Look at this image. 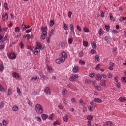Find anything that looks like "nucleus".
Wrapping results in <instances>:
<instances>
[{"label": "nucleus", "instance_id": "nucleus-1", "mask_svg": "<svg viewBox=\"0 0 126 126\" xmlns=\"http://www.w3.org/2000/svg\"><path fill=\"white\" fill-rule=\"evenodd\" d=\"M40 50H43V45L40 42H36L34 48V55H36L40 53Z\"/></svg>", "mask_w": 126, "mask_h": 126}, {"label": "nucleus", "instance_id": "nucleus-2", "mask_svg": "<svg viewBox=\"0 0 126 126\" xmlns=\"http://www.w3.org/2000/svg\"><path fill=\"white\" fill-rule=\"evenodd\" d=\"M41 30L42 31V34L40 39L41 40H45L46 39V37H47V27H41Z\"/></svg>", "mask_w": 126, "mask_h": 126}, {"label": "nucleus", "instance_id": "nucleus-3", "mask_svg": "<svg viewBox=\"0 0 126 126\" xmlns=\"http://www.w3.org/2000/svg\"><path fill=\"white\" fill-rule=\"evenodd\" d=\"M35 109L37 114H43L44 110L43 107L41 104H37L35 105Z\"/></svg>", "mask_w": 126, "mask_h": 126}, {"label": "nucleus", "instance_id": "nucleus-4", "mask_svg": "<svg viewBox=\"0 0 126 126\" xmlns=\"http://www.w3.org/2000/svg\"><path fill=\"white\" fill-rule=\"evenodd\" d=\"M7 55L9 59H12V60H14V59H16V54L13 52L9 53L7 54Z\"/></svg>", "mask_w": 126, "mask_h": 126}, {"label": "nucleus", "instance_id": "nucleus-5", "mask_svg": "<svg viewBox=\"0 0 126 126\" xmlns=\"http://www.w3.org/2000/svg\"><path fill=\"white\" fill-rule=\"evenodd\" d=\"M77 79H78V75L75 74L69 78V80L71 82L76 81Z\"/></svg>", "mask_w": 126, "mask_h": 126}, {"label": "nucleus", "instance_id": "nucleus-6", "mask_svg": "<svg viewBox=\"0 0 126 126\" xmlns=\"http://www.w3.org/2000/svg\"><path fill=\"white\" fill-rule=\"evenodd\" d=\"M44 93H45L46 95H51V89H50V87H46L44 89Z\"/></svg>", "mask_w": 126, "mask_h": 126}, {"label": "nucleus", "instance_id": "nucleus-7", "mask_svg": "<svg viewBox=\"0 0 126 126\" xmlns=\"http://www.w3.org/2000/svg\"><path fill=\"white\" fill-rule=\"evenodd\" d=\"M61 54H62V56H61V58L63 59V60H64V61H65V59L67 58V55L66 54V53L65 52L63 51H62Z\"/></svg>", "mask_w": 126, "mask_h": 126}, {"label": "nucleus", "instance_id": "nucleus-8", "mask_svg": "<svg viewBox=\"0 0 126 126\" xmlns=\"http://www.w3.org/2000/svg\"><path fill=\"white\" fill-rule=\"evenodd\" d=\"M12 76L14 77V78H15L17 80L20 79V75H19V74L18 73L16 72H13L12 73Z\"/></svg>", "mask_w": 126, "mask_h": 126}, {"label": "nucleus", "instance_id": "nucleus-9", "mask_svg": "<svg viewBox=\"0 0 126 126\" xmlns=\"http://www.w3.org/2000/svg\"><path fill=\"white\" fill-rule=\"evenodd\" d=\"M64 61H65L64 59L60 57L59 59H57L56 60V63L58 64H60L62 63H63V62H64Z\"/></svg>", "mask_w": 126, "mask_h": 126}, {"label": "nucleus", "instance_id": "nucleus-10", "mask_svg": "<svg viewBox=\"0 0 126 126\" xmlns=\"http://www.w3.org/2000/svg\"><path fill=\"white\" fill-rule=\"evenodd\" d=\"M62 95L63 97L67 96V90L66 89H63L62 91Z\"/></svg>", "mask_w": 126, "mask_h": 126}, {"label": "nucleus", "instance_id": "nucleus-11", "mask_svg": "<svg viewBox=\"0 0 126 126\" xmlns=\"http://www.w3.org/2000/svg\"><path fill=\"white\" fill-rule=\"evenodd\" d=\"M2 18L3 21H6L8 19V14L7 13H4L2 15Z\"/></svg>", "mask_w": 126, "mask_h": 126}, {"label": "nucleus", "instance_id": "nucleus-12", "mask_svg": "<svg viewBox=\"0 0 126 126\" xmlns=\"http://www.w3.org/2000/svg\"><path fill=\"white\" fill-rule=\"evenodd\" d=\"M69 115L68 114H66L63 117V120L64 122H68V119H69Z\"/></svg>", "mask_w": 126, "mask_h": 126}, {"label": "nucleus", "instance_id": "nucleus-13", "mask_svg": "<svg viewBox=\"0 0 126 126\" xmlns=\"http://www.w3.org/2000/svg\"><path fill=\"white\" fill-rule=\"evenodd\" d=\"M41 118L43 121H46V120L49 118V116L45 114H42L41 115Z\"/></svg>", "mask_w": 126, "mask_h": 126}, {"label": "nucleus", "instance_id": "nucleus-14", "mask_svg": "<svg viewBox=\"0 0 126 126\" xmlns=\"http://www.w3.org/2000/svg\"><path fill=\"white\" fill-rule=\"evenodd\" d=\"M19 109L18 106H16V105H14L12 107V111H13V112H17Z\"/></svg>", "mask_w": 126, "mask_h": 126}, {"label": "nucleus", "instance_id": "nucleus-15", "mask_svg": "<svg viewBox=\"0 0 126 126\" xmlns=\"http://www.w3.org/2000/svg\"><path fill=\"white\" fill-rule=\"evenodd\" d=\"M100 85L102 86H104V87H106V80H102L100 81Z\"/></svg>", "mask_w": 126, "mask_h": 126}, {"label": "nucleus", "instance_id": "nucleus-16", "mask_svg": "<svg viewBox=\"0 0 126 126\" xmlns=\"http://www.w3.org/2000/svg\"><path fill=\"white\" fill-rule=\"evenodd\" d=\"M94 101L95 102V103H102L103 102L102 99L98 98H94Z\"/></svg>", "mask_w": 126, "mask_h": 126}, {"label": "nucleus", "instance_id": "nucleus-17", "mask_svg": "<svg viewBox=\"0 0 126 126\" xmlns=\"http://www.w3.org/2000/svg\"><path fill=\"white\" fill-rule=\"evenodd\" d=\"M78 67L77 66H74L73 68V71L75 73L78 72Z\"/></svg>", "mask_w": 126, "mask_h": 126}, {"label": "nucleus", "instance_id": "nucleus-18", "mask_svg": "<svg viewBox=\"0 0 126 126\" xmlns=\"http://www.w3.org/2000/svg\"><path fill=\"white\" fill-rule=\"evenodd\" d=\"M102 76L101 74H98L96 76L95 78L96 80H101L102 79Z\"/></svg>", "mask_w": 126, "mask_h": 126}, {"label": "nucleus", "instance_id": "nucleus-19", "mask_svg": "<svg viewBox=\"0 0 126 126\" xmlns=\"http://www.w3.org/2000/svg\"><path fill=\"white\" fill-rule=\"evenodd\" d=\"M91 45L92 46L93 49H97V45L96 44V43L93 42L91 43Z\"/></svg>", "mask_w": 126, "mask_h": 126}, {"label": "nucleus", "instance_id": "nucleus-20", "mask_svg": "<svg viewBox=\"0 0 126 126\" xmlns=\"http://www.w3.org/2000/svg\"><path fill=\"white\" fill-rule=\"evenodd\" d=\"M119 100L120 102H125V101H126V97H121L119 98Z\"/></svg>", "mask_w": 126, "mask_h": 126}, {"label": "nucleus", "instance_id": "nucleus-21", "mask_svg": "<svg viewBox=\"0 0 126 126\" xmlns=\"http://www.w3.org/2000/svg\"><path fill=\"white\" fill-rule=\"evenodd\" d=\"M11 94H12V90H11V89H8L7 96H9V95H11Z\"/></svg>", "mask_w": 126, "mask_h": 126}, {"label": "nucleus", "instance_id": "nucleus-22", "mask_svg": "<svg viewBox=\"0 0 126 126\" xmlns=\"http://www.w3.org/2000/svg\"><path fill=\"white\" fill-rule=\"evenodd\" d=\"M110 16V19L111 20V21H115V19L114 18V17L113 16V15L112 13L109 14Z\"/></svg>", "mask_w": 126, "mask_h": 126}, {"label": "nucleus", "instance_id": "nucleus-23", "mask_svg": "<svg viewBox=\"0 0 126 126\" xmlns=\"http://www.w3.org/2000/svg\"><path fill=\"white\" fill-rule=\"evenodd\" d=\"M73 42V38H70L68 39V42L69 44H72V42Z\"/></svg>", "mask_w": 126, "mask_h": 126}, {"label": "nucleus", "instance_id": "nucleus-24", "mask_svg": "<svg viewBox=\"0 0 126 126\" xmlns=\"http://www.w3.org/2000/svg\"><path fill=\"white\" fill-rule=\"evenodd\" d=\"M90 53L91 54H92L93 55L94 54H96V53H97V51L95 49H93L91 50Z\"/></svg>", "mask_w": 126, "mask_h": 126}, {"label": "nucleus", "instance_id": "nucleus-25", "mask_svg": "<svg viewBox=\"0 0 126 126\" xmlns=\"http://www.w3.org/2000/svg\"><path fill=\"white\" fill-rule=\"evenodd\" d=\"M95 61H96V62H99L100 61V57H99V55H95Z\"/></svg>", "mask_w": 126, "mask_h": 126}, {"label": "nucleus", "instance_id": "nucleus-26", "mask_svg": "<svg viewBox=\"0 0 126 126\" xmlns=\"http://www.w3.org/2000/svg\"><path fill=\"white\" fill-rule=\"evenodd\" d=\"M4 70V66L3 64H0V71H3Z\"/></svg>", "mask_w": 126, "mask_h": 126}, {"label": "nucleus", "instance_id": "nucleus-27", "mask_svg": "<svg viewBox=\"0 0 126 126\" xmlns=\"http://www.w3.org/2000/svg\"><path fill=\"white\" fill-rule=\"evenodd\" d=\"M83 45L84 46V47H88V42L83 41Z\"/></svg>", "mask_w": 126, "mask_h": 126}, {"label": "nucleus", "instance_id": "nucleus-28", "mask_svg": "<svg viewBox=\"0 0 126 126\" xmlns=\"http://www.w3.org/2000/svg\"><path fill=\"white\" fill-rule=\"evenodd\" d=\"M47 70L48 72H50V73H52V72H53V69L51 67H48Z\"/></svg>", "mask_w": 126, "mask_h": 126}, {"label": "nucleus", "instance_id": "nucleus-29", "mask_svg": "<svg viewBox=\"0 0 126 126\" xmlns=\"http://www.w3.org/2000/svg\"><path fill=\"white\" fill-rule=\"evenodd\" d=\"M69 27L70 28L71 31H73L74 30V26H73V25L72 24H70Z\"/></svg>", "mask_w": 126, "mask_h": 126}, {"label": "nucleus", "instance_id": "nucleus-30", "mask_svg": "<svg viewBox=\"0 0 126 126\" xmlns=\"http://www.w3.org/2000/svg\"><path fill=\"white\" fill-rule=\"evenodd\" d=\"M83 30L85 32V33H88V32H89V30L88 28H86V26L84 27Z\"/></svg>", "mask_w": 126, "mask_h": 126}, {"label": "nucleus", "instance_id": "nucleus-31", "mask_svg": "<svg viewBox=\"0 0 126 126\" xmlns=\"http://www.w3.org/2000/svg\"><path fill=\"white\" fill-rule=\"evenodd\" d=\"M63 28L65 30H68V27L67 26V25H66V24H65V23L63 24Z\"/></svg>", "mask_w": 126, "mask_h": 126}, {"label": "nucleus", "instance_id": "nucleus-32", "mask_svg": "<svg viewBox=\"0 0 126 126\" xmlns=\"http://www.w3.org/2000/svg\"><path fill=\"white\" fill-rule=\"evenodd\" d=\"M22 30L24 31L26 30V26L24 24V23H23L22 25Z\"/></svg>", "mask_w": 126, "mask_h": 126}, {"label": "nucleus", "instance_id": "nucleus-33", "mask_svg": "<svg viewBox=\"0 0 126 126\" xmlns=\"http://www.w3.org/2000/svg\"><path fill=\"white\" fill-rule=\"evenodd\" d=\"M50 26H54V24H55V22H54V21L51 20L50 21Z\"/></svg>", "mask_w": 126, "mask_h": 126}, {"label": "nucleus", "instance_id": "nucleus-34", "mask_svg": "<svg viewBox=\"0 0 126 126\" xmlns=\"http://www.w3.org/2000/svg\"><path fill=\"white\" fill-rule=\"evenodd\" d=\"M79 63L80 64H81L82 65H83L85 64V62L84 61L80 60L79 61Z\"/></svg>", "mask_w": 126, "mask_h": 126}, {"label": "nucleus", "instance_id": "nucleus-35", "mask_svg": "<svg viewBox=\"0 0 126 126\" xmlns=\"http://www.w3.org/2000/svg\"><path fill=\"white\" fill-rule=\"evenodd\" d=\"M121 81L122 82H124L125 83H126V77H123L121 78Z\"/></svg>", "mask_w": 126, "mask_h": 126}, {"label": "nucleus", "instance_id": "nucleus-36", "mask_svg": "<svg viewBox=\"0 0 126 126\" xmlns=\"http://www.w3.org/2000/svg\"><path fill=\"white\" fill-rule=\"evenodd\" d=\"M105 123L106 125V126H110L111 125V124L112 123V121H107Z\"/></svg>", "mask_w": 126, "mask_h": 126}, {"label": "nucleus", "instance_id": "nucleus-37", "mask_svg": "<svg viewBox=\"0 0 126 126\" xmlns=\"http://www.w3.org/2000/svg\"><path fill=\"white\" fill-rule=\"evenodd\" d=\"M17 92L18 93V94H19V95H21V91L19 88H17Z\"/></svg>", "mask_w": 126, "mask_h": 126}, {"label": "nucleus", "instance_id": "nucleus-38", "mask_svg": "<svg viewBox=\"0 0 126 126\" xmlns=\"http://www.w3.org/2000/svg\"><path fill=\"white\" fill-rule=\"evenodd\" d=\"M4 90V88H3L1 85H0V91H1V92H3Z\"/></svg>", "mask_w": 126, "mask_h": 126}, {"label": "nucleus", "instance_id": "nucleus-39", "mask_svg": "<svg viewBox=\"0 0 126 126\" xmlns=\"http://www.w3.org/2000/svg\"><path fill=\"white\" fill-rule=\"evenodd\" d=\"M54 126H56V125H60V122L57 120L56 121H54L53 123Z\"/></svg>", "mask_w": 126, "mask_h": 126}, {"label": "nucleus", "instance_id": "nucleus-40", "mask_svg": "<svg viewBox=\"0 0 126 126\" xmlns=\"http://www.w3.org/2000/svg\"><path fill=\"white\" fill-rule=\"evenodd\" d=\"M3 126H6L8 124V121H6V120H3Z\"/></svg>", "mask_w": 126, "mask_h": 126}, {"label": "nucleus", "instance_id": "nucleus-41", "mask_svg": "<svg viewBox=\"0 0 126 126\" xmlns=\"http://www.w3.org/2000/svg\"><path fill=\"white\" fill-rule=\"evenodd\" d=\"M87 120H88V121H91L92 120V119H93V116H89L87 118Z\"/></svg>", "mask_w": 126, "mask_h": 126}, {"label": "nucleus", "instance_id": "nucleus-42", "mask_svg": "<svg viewBox=\"0 0 126 126\" xmlns=\"http://www.w3.org/2000/svg\"><path fill=\"white\" fill-rule=\"evenodd\" d=\"M72 15V12L71 11H69L68 12V16L69 18H71V15Z\"/></svg>", "mask_w": 126, "mask_h": 126}, {"label": "nucleus", "instance_id": "nucleus-43", "mask_svg": "<svg viewBox=\"0 0 126 126\" xmlns=\"http://www.w3.org/2000/svg\"><path fill=\"white\" fill-rule=\"evenodd\" d=\"M103 31H102V29H100L99 30V32H98V34H99V35H102V34H103Z\"/></svg>", "mask_w": 126, "mask_h": 126}, {"label": "nucleus", "instance_id": "nucleus-44", "mask_svg": "<svg viewBox=\"0 0 126 126\" xmlns=\"http://www.w3.org/2000/svg\"><path fill=\"white\" fill-rule=\"evenodd\" d=\"M90 82H91V81L90 80L86 79L85 81V83H86L87 84H89Z\"/></svg>", "mask_w": 126, "mask_h": 126}, {"label": "nucleus", "instance_id": "nucleus-45", "mask_svg": "<svg viewBox=\"0 0 126 126\" xmlns=\"http://www.w3.org/2000/svg\"><path fill=\"white\" fill-rule=\"evenodd\" d=\"M36 120L38 121V122H41L42 121V119H41V117L39 116H37L36 117Z\"/></svg>", "mask_w": 126, "mask_h": 126}, {"label": "nucleus", "instance_id": "nucleus-46", "mask_svg": "<svg viewBox=\"0 0 126 126\" xmlns=\"http://www.w3.org/2000/svg\"><path fill=\"white\" fill-rule=\"evenodd\" d=\"M101 65L100 64H97V65H96V67H95V69L96 70H99V69H100V66Z\"/></svg>", "mask_w": 126, "mask_h": 126}, {"label": "nucleus", "instance_id": "nucleus-47", "mask_svg": "<svg viewBox=\"0 0 126 126\" xmlns=\"http://www.w3.org/2000/svg\"><path fill=\"white\" fill-rule=\"evenodd\" d=\"M50 40H51V36H49L46 39V41H47V43H48V44H50Z\"/></svg>", "mask_w": 126, "mask_h": 126}, {"label": "nucleus", "instance_id": "nucleus-48", "mask_svg": "<svg viewBox=\"0 0 126 126\" xmlns=\"http://www.w3.org/2000/svg\"><path fill=\"white\" fill-rule=\"evenodd\" d=\"M27 49H28L29 50H30L31 52H33L34 51V49H33V48L31 47V46H28Z\"/></svg>", "mask_w": 126, "mask_h": 126}, {"label": "nucleus", "instance_id": "nucleus-49", "mask_svg": "<svg viewBox=\"0 0 126 126\" xmlns=\"http://www.w3.org/2000/svg\"><path fill=\"white\" fill-rule=\"evenodd\" d=\"M4 7H5V9H6V10H8V7L7 6V3H4Z\"/></svg>", "mask_w": 126, "mask_h": 126}, {"label": "nucleus", "instance_id": "nucleus-50", "mask_svg": "<svg viewBox=\"0 0 126 126\" xmlns=\"http://www.w3.org/2000/svg\"><path fill=\"white\" fill-rule=\"evenodd\" d=\"M4 48H5V45H0V50H3V49H4Z\"/></svg>", "mask_w": 126, "mask_h": 126}, {"label": "nucleus", "instance_id": "nucleus-51", "mask_svg": "<svg viewBox=\"0 0 126 126\" xmlns=\"http://www.w3.org/2000/svg\"><path fill=\"white\" fill-rule=\"evenodd\" d=\"M19 31H20V29H19V28L16 27L15 28V32H19Z\"/></svg>", "mask_w": 126, "mask_h": 126}, {"label": "nucleus", "instance_id": "nucleus-52", "mask_svg": "<svg viewBox=\"0 0 126 126\" xmlns=\"http://www.w3.org/2000/svg\"><path fill=\"white\" fill-rule=\"evenodd\" d=\"M54 117V114H52L51 115H50L49 116V117L48 116L49 119V120H53V117Z\"/></svg>", "mask_w": 126, "mask_h": 126}, {"label": "nucleus", "instance_id": "nucleus-53", "mask_svg": "<svg viewBox=\"0 0 126 126\" xmlns=\"http://www.w3.org/2000/svg\"><path fill=\"white\" fill-rule=\"evenodd\" d=\"M20 46L21 47V49H23L24 47V44H23V43H22V42H21L20 43Z\"/></svg>", "mask_w": 126, "mask_h": 126}, {"label": "nucleus", "instance_id": "nucleus-54", "mask_svg": "<svg viewBox=\"0 0 126 126\" xmlns=\"http://www.w3.org/2000/svg\"><path fill=\"white\" fill-rule=\"evenodd\" d=\"M95 88L96 89H97V90H98V91H100L101 90V87H100V86H95Z\"/></svg>", "mask_w": 126, "mask_h": 126}, {"label": "nucleus", "instance_id": "nucleus-55", "mask_svg": "<svg viewBox=\"0 0 126 126\" xmlns=\"http://www.w3.org/2000/svg\"><path fill=\"white\" fill-rule=\"evenodd\" d=\"M87 125V126H91V121L88 120Z\"/></svg>", "mask_w": 126, "mask_h": 126}, {"label": "nucleus", "instance_id": "nucleus-56", "mask_svg": "<svg viewBox=\"0 0 126 126\" xmlns=\"http://www.w3.org/2000/svg\"><path fill=\"white\" fill-rule=\"evenodd\" d=\"M116 87L117 88L119 89L121 87V83H118L116 84Z\"/></svg>", "mask_w": 126, "mask_h": 126}, {"label": "nucleus", "instance_id": "nucleus-57", "mask_svg": "<svg viewBox=\"0 0 126 126\" xmlns=\"http://www.w3.org/2000/svg\"><path fill=\"white\" fill-rule=\"evenodd\" d=\"M54 32V30H52L50 32V35H49V36H50V37H51V36H52V35H53Z\"/></svg>", "mask_w": 126, "mask_h": 126}, {"label": "nucleus", "instance_id": "nucleus-58", "mask_svg": "<svg viewBox=\"0 0 126 126\" xmlns=\"http://www.w3.org/2000/svg\"><path fill=\"white\" fill-rule=\"evenodd\" d=\"M107 76H108V78H112V74L110 73H108L107 74Z\"/></svg>", "mask_w": 126, "mask_h": 126}, {"label": "nucleus", "instance_id": "nucleus-59", "mask_svg": "<svg viewBox=\"0 0 126 126\" xmlns=\"http://www.w3.org/2000/svg\"><path fill=\"white\" fill-rule=\"evenodd\" d=\"M31 31H32V29H30L29 30H27L26 31V33H30V32H31Z\"/></svg>", "mask_w": 126, "mask_h": 126}, {"label": "nucleus", "instance_id": "nucleus-60", "mask_svg": "<svg viewBox=\"0 0 126 126\" xmlns=\"http://www.w3.org/2000/svg\"><path fill=\"white\" fill-rule=\"evenodd\" d=\"M90 77H91V78H94L95 77V76L94 75V74H90L89 75Z\"/></svg>", "mask_w": 126, "mask_h": 126}, {"label": "nucleus", "instance_id": "nucleus-61", "mask_svg": "<svg viewBox=\"0 0 126 126\" xmlns=\"http://www.w3.org/2000/svg\"><path fill=\"white\" fill-rule=\"evenodd\" d=\"M28 105H29V106H31V107H32L33 103H32V102L29 101L28 102Z\"/></svg>", "mask_w": 126, "mask_h": 126}, {"label": "nucleus", "instance_id": "nucleus-62", "mask_svg": "<svg viewBox=\"0 0 126 126\" xmlns=\"http://www.w3.org/2000/svg\"><path fill=\"white\" fill-rule=\"evenodd\" d=\"M33 94V95H39L40 93L38 92H34Z\"/></svg>", "mask_w": 126, "mask_h": 126}, {"label": "nucleus", "instance_id": "nucleus-63", "mask_svg": "<svg viewBox=\"0 0 126 126\" xmlns=\"http://www.w3.org/2000/svg\"><path fill=\"white\" fill-rule=\"evenodd\" d=\"M58 108H59V109H63V106L62 105V104L61 103H60L58 105Z\"/></svg>", "mask_w": 126, "mask_h": 126}, {"label": "nucleus", "instance_id": "nucleus-64", "mask_svg": "<svg viewBox=\"0 0 126 126\" xmlns=\"http://www.w3.org/2000/svg\"><path fill=\"white\" fill-rule=\"evenodd\" d=\"M100 16L102 18L104 17L105 16V13L104 12H102L100 14Z\"/></svg>", "mask_w": 126, "mask_h": 126}]
</instances>
